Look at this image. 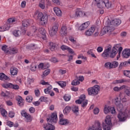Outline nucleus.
Listing matches in <instances>:
<instances>
[{"label":"nucleus","instance_id":"obj_1","mask_svg":"<svg viewBox=\"0 0 130 130\" xmlns=\"http://www.w3.org/2000/svg\"><path fill=\"white\" fill-rule=\"evenodd\" d=\"M122 47L118 48L117 46L112 48L111 46H109L106 49L103 53L102 54V56L105 59H107L108 57L111 58H114L116 56L117 52H118V55L117 56V58L118 59L120 57V54H121V51H122Z\"/></svg>","mask_w":130,"mask_h":130},{"label":"nucleus","instance_id":"obj_2","mask_svg":"<svg viewBox=\"0 0 130 130\" xmlns=\"http://www.w3.org/2000/svg\"><path fill=\"white\" fill-rule=\"evenodd\" d=\"M102 3V5H100ZM93 4L96 5L98 8L100 9H103V8H111V3H109V0H104V2H102V0H93Z\"/></svg>","mask_w":130,"mask_h":130},{"label":"nucleus","instance_id":"obj_3","mask_svg":"<svg viewBox=\"0 0 130 130\" xmlns=\"http://www.w3.org/2000/svg\"><path fill=\"white\" fill-rule=\"evenodd\" d=\"M100 89V86L98 85H95L93 87L88 88L87 89L88 95L90 96H96V95H98Z\"/></svg>","mask_w":130,"mask_h":130},{"label":"nucleus","instance_id":"obj_4","mask_svg":"<svg viewBox=\"0 0 130 130\" xmlns=\"http://www.w3.org/2000/svg\"><path fill=\"white\" fill-rule=\"evenodd\" d=\"M38 17L40 19L42 25H45L47 23L48 16L46 14H43V13L40 12L38 14Z\"/></svg>","mask_w":130,"mask_h":130},{"label":"nucleus","instance_id":"obj_5","mask_svg":"<svg viewBox=\"0 0 130 130\" xmlns=\"http://www.w3.org/2000/svg\"><path fill=\"white\" fill-rule=\"evenodd\" d=\"M106 124L103 123V127L104 130H110V124H111V120L110 119V116L108 115L106 117L105 119Z\"/></svg>","mask_w":130,"mask_h":130},{"label":"nucleus","instance_id":"obj_6","mask_svg":"<svg viewBox=\"0 0 130 130\" xmlns=\"http://www.w3.org/2000/svg\"><path fill=\"white\" fill-rule=\"evenodd\" d=\"M30 23H31V21L29 19H24L22 21V26L21 28L22 33L24 34L26 33V31H27L26 29H27L28 26L30 25Z\"/></svg>","mask_w":130,"mask_h":130},{"label":"nucleus","instance_id":"obj_7","mask_svg":"<svg viewBox=\"0 0 130 130\" xmlns=\"http://www.w3.org/2000/svg\"><path fill=\"white\" fill-rule=\"evenodd\" d=\"M58 30V23L57 22L55 23L53 26L49 30V32L50 36H54L57 30Z\"/></svg>","mask_w":130,"mask_h":130},{"label":"nucleus","instance_id":"obj_8","mask_svg":"<svg viewBox=\"0 0 130 130\" xmlns=\"http://www.w3.org/2000/svg\"><path fill=\"white\" fill-rule=\"evenodd\" d=\"M112 31H114V28L112 26H106L102 29L101 32V35L102 36V35H104L105 34H106V33H110V32H112Z\"/></svg>","mask_w":130,"mask_h":130},{"label":"nucleus","instance_id":"obj_9","mask_svg":"<svg viewBox=\"0 0 130 130\" xmlns=\"http://www.w3.org/2000/svg\"><path fill=\"white\" fill-rule=\"evenodd\" d=\"M104 112L105 114H107L108 112H111L112 114H115V109L114 107H109L108 106H105L104 109Z\"/></svg>","mask_w":130,"mask_h":130},{"label":"nucleus","instance_id":"obj_10","mask_svg":"<svg viewBox=\"0 0 130 130\" xmlns=\"http://www.w3.org/2000/svg\"><path fill=\"white\" fill-rule=\"evenodd\" d=\"M90 15L89 12H83L79 9H77L75 12V17H88Z\"/></svg>","mask_w":130,"mask_h":130},{"label":"nucleus","instance_id":"obj_11","mask_svg":"<svg viewBox=\"0 0 130 130\" xmlns=\"http://www.w3.org/2000/svg\"><path fill=\"white\" fill-rule=\"evenodd\" d=\"M115 104L116 106H117V109L119 111H121L122 110V108H123V106L122 104H121L120 102V100L118 98L115 99Z\"/></svg>","mask_w":130,"mask_h":130},{"label":"nucleus","instance_id":"obj_12","mask_svg":"<svg viewBox=\"0 0 130 130\" xmlns=\"http://www.w3.org/2000/svg\"><path fill=\"white\" fill-rule=\"evenodd\" d=\"M47 121L50 122H56L57 121V115L56 113H53L50 118H47Z\"/></svg>","mask_w":130,"mask_h":130},{"label":"nucleus","instance_id":"obj_13","mask_svg":"<svg viewBox=\"0 0 130 130\" xmlns=\"http://www.w3.org/2000/svg\"><path fill=\"white\" fill-rule=\"evenodd\" d=\"M21 115L26 118V122H30V121H32V117H31V115L27 113V112H25V111L21 112Z\"/></svg>","mask_w":130,"mask_h":130},{"label":"nucleus","instance_id":"obj_14","mask_svg":"<svg viewBox=\"0 0 130 130\" xmlns=\"http://www.w3.org/2000/svg\"><path fill=\"white\" fill-rule=\"evenodd\" d=\"M88 130H102V128L100 125V122H95L92 127H90L89 128Z\"/></svg>","mask_w":130,"mask_h":130},{"label":"nucleus","instance_id":"obj_15","mask_svg":"<svg viewBox=\"0 0 130 130\" xmlns=\"http://www.w3.org/2000/svg\"><path fill=\"white\" fill-rule=\"evenodd\" d=\"M126 116H127V115L125 113L119 112L118 115V118L120 121H124L126 119Z\"/></svg>","mask_w":130,"mask_h":130},{"label":"nucleus","instance_id":"obj_16","mask_svg":"<svg viewBox=\"0 0 130 130\" xmlns=\"http://www.w3.org/2000/svg\"><path fill=\"white\" fill-rule=\"evenodd\" d=\"M95 31H96V27H95V26H91L89 29L85 31V35L86 36H91Z\"/></svg>","mask_w":130,"mask_h":130},{"label":"nucleus","instance_id":"obj_17","mask_svg":"<svg viewBox=\"0 0 130 130\" xmlns=\"http://www.w3.org/2000/svg\"><path fill=\"white\" fill-rule=\"evenodd\" d=\"M122 56L124 58H128L130 56V49H124L122 52Z\"/></svg>","mask_w":130,"mask_h":130},{"label":"nucleus","instance_id":"obj_18","mask_svg":"<svg viewBox=\"0 0 130 130\" xmlns=\"http://www.w3.org/2000/svg\"><path fill=\"white\" fill-rule=\"evenodd\" d=\"M49 47L51 51H55L58 48V45L54 43H50Z\"/></svg>","mask_w":130,"mask_h":130},{"label":"nucleus","instance_id":"obj_19","mask_svg":"<svg viewBox=\"0 0 130 130\" xmlns=\"http://www.w3.org/2000/svg\"><path fill=\"white\" fill-rule=\"evenodd\" d=\"M67 26H63L60 29V34L62 37L66 36L68 34V31L67 30Z\"/></svg>","mask_w":130,"mask_h":130},{"label":"nucleus","instance_id":"obj_20","mask_svg":"<svg viewBox=\"0 0 130 130\" xmlns=\"http://www.w3.org/2000/svg\"><path fill=\"white\" fill-rule=\"evenodd\" d=\"M112 26H118L121 24V20L120 19H115L110 22Z\"/></svg>","mask_w":130,"mask_h":130},{"label":"nucleus","instance_id":"obj_21","mask_svg":"<svg viewBox=\"0 0 130 130\" xmlns=\"http://www.w3.org/2000/svg\"><path fill=\"white\" fill-rule=\"evenodd\" d=\"M89 25L90 22L89 21L84 22L79 27V30H80L81 31L85 30V29H87L88 27H89Z\"/></svg>","mask_w":130,"mask_h":130},{"label":"nucleus","instance_id":"obj_22","mask_svg":"<svg viewBox=\"0 0 130 130\" xmlns=\"http://www.w3.org/2000/svg\"><path fill=\"white\" fill-rule=\"evenodd\" d=\"M59 123L61 125H68L70 123V121L67 119L61 118L60 119Z\"/></svg>","mask_w":130,"mask_h":130},{"label":"nucleus","instance_id":"obj_23","mask_svg":"<svg viewBox=\"0 0 130 130\" xmlns=\"http://www.w3.org/2000/svg\"><path fill=\"white\" fill-rule=\"evenodd\" d=\"M0 80L1 81H10V78L4 73H0Z\"/></svg>","mask_w":130,"mask_h":130},{"label":"nucleus","instance_id":"obj_24","mask_svg":"<svg viewBox=\"0 0 130 130\" xmlns=\"http://www.w3.org/2000/svg\"><path fill=\"white\" fill-rule=\"evenodd\" d=\"M46 129H48V130H55V127L54 126H53L52 124L50 123H48L44 125V127Z\"/></svg>","mask_w":130,"mask_h":130},{"label":"nucleus","instance_id":"obj_25","mask_svg":"<svg viewBox=\"0 0 130 130\" xmlns=\"http://www.w3.org/2000/svg\"><path fill=\"white\" fill-rule=\"evenodd\" d=\"M16 100L18 101V104L19 106H23V105H24V102L21 96H18L16 98Z\"/></svg>","mask_w":130,"mask_h":130},{"label":"nucleus","instance_id":"obj_26","mask_svg":"<svg viewBox=\"0 0 130 130\" xmlns=\"http://www.w3.org/2000/svg\"><path fill=\"white\" fill-rule=\"evenodd\" d=\"M54 11L58 17H60V16H61V10H60L59 8L57 7L54 8Z\"/></svg>","mask_w":130,"mask_h":130},{"label":"nucleus","instance_id":"obj_27","mask_svg":"<svg viewBox=\"0 0 130 130\" xmlns=\"http://www.w3.org/2000/svg\"><path fill=\"white\" fill-rule=\"evenodd\" d=\"M10 73L12 76H16L18 74V69L12 67L10 69Z\"/></svg>","mask_w":130,"mask_h":130},{"label":"nucleus","instance_id":"obj_28","mask_svg":"<svg viewBox=\"0 0 130 130\" xmlns=\"http://www.w3.org/2000/svg\"><path fill=\"white\" fill-rule=\"evenodd\" d=\"M39 7L42 10H44L45 9V1L41 0L39 4Z\"/></svg>","mask_w":130,"mask_h":130},{"label":"nucleus","instance_id":"obj_29","mask_svg":"<svg viewBox=\"0 0 130 130\" xmlns=\"http://www.w3.org/2000/svg\"><path fill=\"white\" fill-rule=\"evenodd\" d=\"M73 112L75 113L77 115L78 113L79 112V107L77 106H73L71 109Z\"/></svg>","mask_w":130,"mask_h":130},{"label":"nucleus","instance_id":"obj_30","mask_svg":"<svg viewBox=\"0 0 130 130\" xmlns=\"http://www.w3.org/2000/svg\"><path fill=\"white\" fill-rule=\"evenodd\" d=\"M0 111L2 115L4 116V117H7V115H8V112H7L5 109L1 108Z\"/></svg>","mask_w":130,"mask_h":130},{"label":"nucleus","instance_id":"obj_31","mask_svg":"<svg viewBox=\"0 0 130 130\" xmlns=\"http://www.w3.org/2000/svg\"><path fill=\"white\" fill-rule=\"evenodd\" d=\"M124 86V89L125 91V93L128 96H129L130 95V87L126 86L125 85H123Z\"/></svg>","mask_w":130,"mask_h":130},{"label":"nucleus","instance_id":"obj_32","mask_svg":"<svg viewBox=\"0 0 130 130\" xmlns=\"http://www.w3.org/2000/svg\"><path fill=\"white\" fill-rule=\"evenodd\" d=\"M50 74V69H47L44 72L42 75V78H45L46 76H48Z\"/></svg>","mask_w":130,"mask_h":130},{"label":"nucleus","instance_id":"obj_33","mask_svg":"<svg viewBox=\"0 0 130 130\" xmlns=\"http://www.w3.org/2000/svg\"><path fill=\"white\" fill-rule=\"evenodd\" d=\"M71 108L70 106H67L63 111L64 114H68L71 112Z\"/></svg>","mask_w":130,"mask_h":130},{"label":"nucleus","instance_id":"obj_34","mask_svg":"<svg viewBox=\"0 0 130 130\" xmlns=\"http://www.w3.org/2000/svg\"><path fill=\"white\" fill-rule=\"evenodd\" d=\"M105 68L106 69H109V70H111L112 69V64L110 62H108L105 63Z\"/></svg>","mask_w":130,"mask_h":130},{"label":"nucleus","instance_id":"obj_35","mask_svg":"<svg viewBox=\"0 0 130 130\" xmlns=\"http://www.w3.org/2000/svg\"><path fill=\"white\" fill-rule=\"evenodd\" d=\"M57 84L59 85V86H60L61 88H63V87H66L67 86V83L64 81H58L57 82Z\"/></svg>","mask_w":130,"mask_h":130},{"label":"nucleus","instance_id":"obj_36","mask_svg":"<svg viewBox=\"0 0 130 130\" xmlns=\"http://www.w3.org/2000/svg\"><path fill=\"white\" fill-rule=\"evenodd\" d=\"M124 89V86H123V85L120 87H118L117 86H116L114 87L113 90L114 91H115L116 92H118V91H120L121 90H122Z\"/></svg>","mask_w":130,"mask_h":130},{"label":"nucleus","instance_id":"obj_37","mask_svg":"<svg viewBox=\"0 0 130 130\" xmlns=\"http://www.w3.org/2000/svg\"><path fill=\"white\" fill-rule=\"evenodd\" d=\"M8 24L12 25V24H15L16 23V19L15 18H9L8 20Z\"/></svg>","mask_w":130,"mask_h":130},{"label":"nucleus","instance_id":"obj_38","mask_svg":"<svg viewBox=\"0 0 130 130\" xmlns=\"http://www.w3.org/2000/svg\"><path fill=\"white\" fill-rule=\"evenodd\" d=\"M10 24H6L4 25V26H3V30H4V31H7V30H9V29H10Z\"/></svg>","mask_w":130,"mask_h":130},{"label":"nucleus","instance_id":"obj_39","mask_svg":"<svg viewBox=\"0 0 130 130\" xmlns=\"http://www.w3.org/2000/svg\"><path fill=\"white\" fill-rule=\"evenodd\" d=\"M13 35L16 37H19L21 35V31L20 30H14L13 31Z\"/></svg>","mask_w":130,"mask_h":130},{"label":"nucleus","instance_id":"obj_40","mask_svg":"<svg viewBox=\"0 0 130 130\" xmlns=\"http://www.w3.org/2000/svg\"><path fill=\"white\" fill-rule=\"evenodd\" d=\"M41 31H43V33H42L41 32V33L42 35V38H43V39L44 40H45V39H46V35L45 34L46 31H45V29H42Z\"/></svg>","mask_w":130,"mask_h":130},{"label":"nucleus","instance_id":"obj_41","mask_svg":"<svg viewBox=\"0 0 130 130\" xmlns=\"http://www.w3.org/2000/svg\"><path fill=\"white\" fill-rule=\"evenodd\" d=\"M65 101H70L71 100V95L70 94H65L63 96Z\"/></svg>","mask_w":130,"mask_h":130},{"label":"nucleus","instance_id":"obj_42","mask_svg":"<svg viewBox=\"0 0 130 130\" xmlns=\"http://www.w3.org/2000/svg\"><path fill=\"white\" fill-rule=\"evenodd\" d=\"M118 67V62L115 61L112 62V69H115V68H117Z\"/></svg>","mask_w":130,"mask_h":130},{"label":"nucleus","instance_id":"obj_43","mask_svg":"<svg viewBox=\"0 0 130 130\" xmlns=\"http://www.w3.org/2000/svg\"><path fill=\"white\" fill-rule=\"evenodd\" d=\"M80 84V81L77 79H75L73 80L72 82V85L73 86H77V85H79Z\"/></svg>","mask_w":130,"mask_h":130},{"label":"nucleus","instance_id":"obj_44","mask_svg":"<svg viewBox=\"0 0 130 130\" xmlns=\"http://www.w3.org/2000/svg\"><path fill=\"white\" fill-rule=\"evenodd\" d=\"M2 50L4 51V52H6V53H8L9 52V50H8V46L7 45L3 46L2 47Z\"/></svg>","mask_w":130,"mask_h":130},{"label":"nucleus","instance_id":"obj_45","mask_svg":"<svg viewBox=\"0 0 130 130\" xmlns=\"http://www.w3.org/2000/svg\"><path fill=\"white\" fill-rule=\"evenodd\" d=\"M124 82H126V80L124 79H120V80H116L114 82V84H119L120 83H124Z\"/></svg>","mask_w":130,"mask_h":130},{"label":"nucleus","instance_id":"obj_46","mask_svg":"<svg viewBox=\"0 0 130 130\" xmlns=\"http://www.w3.org/2000/svg\"><path fill=\"white\" fill-rule=\"evenodd\" d=\"M10 88H12V89H14V90H18L19 89V85L17 84L14 85L11 83Z\"/></svg>","mask_w":130,"mask_h":130},{"label":"nucleus","instance_id":"obj_47","mask_svg":"<svg viewBox=\"0 0 130 130\" xmlns=\"http://www.w3.org/2000/svg\"><path fill=\"white\" fill-rule=\"evenodd\" d=\"M124 75L126 76V77H128V78H130V71H124L123 72Z\"/></svg>","mask_w":130,"mask_h":130},{"label":"nucleus","instance_id":"obj_48","mask_svg":"<svg viewBox=\"0 0 130 130\" xmlns=\"http://www.w3.org/2000/svg\"><path fill=\"white\" fill-rule=\"evenodd\" d=\"M40 84L41 85H43V86H46V85H49L48 82H45V81L43 80H41V81L40 82Z\"/></svg>","mask_w":130,"mask_h":130},{"label":"nucleus","instance_id":"obj_49","mask_svg":"<svg viewBox=\"0 0 130 130\" xmlns=\"http://www.w3.org/2000/svg\"><path fill=\"white\" fill-rule=\"evenodd\" d=\"M10 50L12 53H13V54H16V53H18V49L16 48H12Z\"/></svg>","mask_w":130,"mask_h":130},{"label":"nucleus","instance_id":"obj_50","mask_svg":"<svg viewBox=\"0 0 130 130\" xmlns=\"http://www.w3.org/2000/svg\"><path fill=\"white\" fill-rule=\"evenodd\" d=\"M11 85H12V83H8V84H2V86L4 88H11Z\"/></svg>","mask_w":130,"mask_h":130},{"label":"nucleus","instance_id":"obj_51","mask_svg":"<svg viewBox=\"0 0 130 130\" xmlns=\"http://www.w3.org/2000/svg\"><path fill=\"white\" fill-rule=\"evenodd\" d=\"M32 100H33V98H32L31 96H28L26 98V101L27 102H32Z\"/></svg>","mask_w":130,"mask_h":130},{"label":"nucleus","instance_id":"obj_52","mask_svg":"<svg viewBox=\"0 0 130 130\" xmlns=\"http://www.w3.org/2000/svg\"><path fill=\"white\" fill-rule=\"evenodd\" d=\"M37 68V67L36 65L31 64L30 66V70L32 71V72H35L36 71V69Z\"/></svg>","mask_w":130,"mask_h":130},{"label":"nucleus","instance_id":"obj_53","mask_svg":"<svg viewBox=\"0 0 130 130\" xmlns=\"http://www.w3.org/2000/svg\"><path fill=\"white\" fill-rule=\"evenodd\" d=\"M35 95H36V96H37V97H39V96L40 95V91H39V89H35Z\"/></svg>","mask_w":130,"mask_h":130},{"label":"nucleus","instance_id":"obj_54","mask_svg":"<svg viewBox=\"0 0 130 130\" xmlns=\"http://www.w3.org/2000/svg\"><path fill=\"white\" fill-rule=\"evenodd\" d=\"M8 115H9V117H11V118H13V117H14V116H15V113H14L12 111H10L9 112Z\"/></svg>","mask_w":130,"mask_h":130},{"label":"nucleus","instance_id":"obj_55","mask_svg":"<svg viewBox=\"0 0 130 130\" xmlns=\"http://www.w3.org/2000/svg\"><path fill=\"white\" fill-rule=\"evenodd\" d=\"M96 50L99 53L102 52L103 51V47L101 46L98 47L96 49Z\"/></svg>","mask_w":130,"mask_h":130},{"label":"nucleus","instance_id":"obj_56","mask_svg":"<svg viewBox=\"0 0 130 130\" xmlns=\"http://www.w3.org/2000/svg\"><path fill=\"white\" fill-rule=\"evenodd\" d=\"M126 61H124V62H121L120 64H119V68L120 69H121V68L122 67H126Z\"/></svg>","mask_w":130,"mask_h":130},{"label":"nucleus","instance_id":"obj_57","mask_svg":"<svg viewBox=\"0 0 130 130\" xmlns=\"http://www.w3.org/2000/svg\"><path fill=\"white\" fill-rule=\"evenodd\" d=\"M77 79L79 82H83V81H84V76H79L78 78H77Z\"/></svg>","mask_w":130,"mask_h":130},{"label":"nucleus","instance_id":"obj_58","mask_svg":"<svg viewBox=\"0 0 130 130\" xmlns=\"http://www.w3.org/2000/svg\"><path fill=\"white\" fill-rule=\"evenodd\" d=\"M85 99H86V95H81L79 100L81 101L82 102H84L85 101Z\"/></svg>","mask_w":130,"mask_h":130},{"label":"nucleus","instance_id":"obj_59","mask_svg":"<svg viewBox=\"0 0 130 130\" xmlns=\"http://www.w3.org/2000/svg\"><path fill=\"white\" fill-rule=\"evenodd\" d=\"M39 101L41 102H45V101H46V98L44 96H41L39 99Z\"/></svg>","mask_w":130,"mask_h":130},{"label":"nucleus","instance_id":"obj_60","mask_svg":"<svg viewBox=\"0 0 130 130\" xmlns=\"http://www.w3.org/2000/svg\"><path fill=\"white\" fill-rule=\"evenodd\" d=\"M60 48L62 50H68V49H69V47L66 45H62L61 46Z\"/></svg>","mask_w":130,"mask_h":130},{"label":"nucleus","instance_id":"obj_61","mask_svg":"<svg viewBox=\"0 0 130 130\" xmlns=\"http://www.w3.org/2000/svg\"><path fill=\"white\" fill-rule=\"evenodd\" d=\"M51 61H52V62H54V63H55L56 62H58V60L57 59H56V58L53 57L51 58Z\"/></svg>","mask_w":130,"mask_h":130},{"label":"nucleus","instance_id":"obj_62","mask_svg":"<svg viewBox=\"0 0 130 130\" xmlns=\"http://www.w3.org/2000/svg\"><path fill=\"white\" fill-rule=\"evenodd\" d=\"M52 2L54 3V4H56V5L57 6H59V5H60V2L59 0H52Z\"/></svg>","mask_w":130,"mask_h":130},{"label":"nucleus","instance_id":"obj_63","mask_svg":"<svg viewBox=\"0 0 130 130\" xmlns=\"http://www.w3.org/2000/svg\"><path fill=\"white\" fill-rule=\"evenodd\" d=\"M94 114H98L99 113V109L98 108H96L93 110Z\"/></svg>","mask_w":130,"mask_h":130},{"label":"nucleus","instance_id":"obj_64","mask_svg":"<svg viewBox=\"0 0 130 130\" xmlns=\"http://www.w3.org/2000/svg\"><path fill=\"white\" fill-rule=\"evenodd\" d=\"M29 111L30 113H34V112H35V108L31 107L29 108Z\"/></svg>","mask_w":130,"mask_h":130}]
</instances>
